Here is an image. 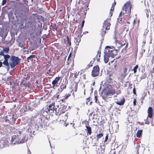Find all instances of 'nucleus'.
<instances>
[{"instance_id": "cd10ccee", "label": "nucleus", "mask_w": 154, "mask_h": 154, "mask_svg": "<svg viewBox=\"0 0 154 154\" xmlns=\"http://www.w3.org/2000/svg\"><path fill=\"white\" fill-rule=\"evenodd\" d=\"M143 131V130H138L136 133L137 137L139 138L142 137V134Z\"/></svg>"}, {"instance_id": "338daca9", "label": "nucleus", "mask_w": 154, "mask_h": 154, "mask_svg": "<svg viewBox=\"0 0 154 154\" xmlns=\"http://www.w3.org/2000/svg\"><path fill=\"white\" fill-rule=\"evenodd\" d=\"M122 14V11H121V12L120 13L119 16V18L118 19L119 20L120 19V17L121 16Z\"/></svg>"}, {"instance_id": "c85d7f7f", "label": "nucleus", "mask_w": 154, "mask_h": 154, "mask_svg": "<svg viewBox=\"0 0 154 154\" xmlns=\"http://www.w3.org/2000/svg\"><path fill=\"white\" fill-rule=\"evenodd\" d=\"M24 81H25L24 79L22 81L21 83L23 84V85L24 87H27L29 88L30 86L31 85V84L30 83V82H26V83H24Z\"/></svg>"}, {"instance_id": "3c124183", "label": "nucleus", "mask_w": 154, "mask_h": 154, "mask_svg": "<svg viewBox=\"0 0 154 154\" xmlns=\"http://www.w3.org/2000/svg\"><path fill=\"white\" fill-rule=\"evenodd\" d=\"M30 76L31 75L30 74H27V75L26 77V78H25V79L26 80H29L30 79Z\"/></svg>"}, {"instance_id": "680f3d73", "label": "nucleus", "mask_w": 154, "mask_h": 154, "mask_svg": "<svg viewBox=\"0 0 154 154\" xmlns=\"http://www.w3.org/2000/svg\"><path fill=\"white\" fill-rule=\"evenodd\" d=\"M70 39H67L68 44H69V45H70V46L71 45V42L70 41Z\"/></svg>"}, {"instance_id": "1a4fd4ad", "label": "nucleus", "mask_w": 154, "mask_h": 154, "mask_svg": "<svg viewBox=\"0 0 154 154\" xmlns=\"http://www.w3.org/2000/svg\"><path fill=\"white\" fill-rule=\"evenodd\" d=\"M57 108L55 107V103L54 102H52L47 107L46 112L48 113H54Z\"/></svg>"}, {"instance_id": "5701e85b", "label": "nucleus", "mask_w": 154, "mask_h": 154, "mask_svg": "<svg viewBox=\"0 0 154 154\" xmlns=\"http://www.w3.org/2000/svg\"><path fill=\"white\" fill-rule=\"evenodd\" d=\"M79 82H74V83L71 86V87L75 92H76L77 90L78 85Z\"/></svg>"}, {"instance_id": "f03ea898", "label": "nucleus", "mask_w": 154, "mask_h": 154, "mask_svg": "<svg viewBox=\"0 0 154 154\" xmlns=\"http://www.w3.org/2000/svg\"><path fill=\"white\" fill-rule=\"evenodd\" d=\"M20 59L17 57L13 55L11 57L9 60V64L11 68H14L20 63Z\"/></svg>"}, {"instance_id": "7c9ffc66", "label": "nucleus", "mask_w": 154, "mask_h": 154, "mask_svg": "<svg viewBox=\"0 0 154 154\" xmlns=\"http://www.w3.org/2000/svg\"><path fill=\"white\" fill-rule=\"evenodd\" d=\"M100 52H99V51L97 55H96L95 58H94V60H96L97 62H99L100 60Z\"/></svg>"}, {"instance_id": "09e8293b", "label": "nucleus", "mask_w": 154, "mask_h": 154, "mask_svg": "<svg viewBox=\"0 0 154 154\" xmlns=\"http://www.w3.org/2000/svg\"><path fill=\"white\" fill-rule=\"evenodd\" d=\"M79 72H75L74 73V78L75 79H76L77 78L78 76L79 75Z\"/></svg>"}, {"instance_id": "aec40b11", "label": "nucleus", "mask_w": 154, "mask_h": 154, "mask_svg": "<svg viewBox=\"0 0 154 154\" xmlns=\"http://www.w3.org/2000/svg\"><path fill=\"white\" fill-rule=\"evenodd\" d=\"M45 119H46L47 120H48L47 118L45 117H44L42 119H41V122L38 123V122H37L36 123V125L38 126V127L39 128H42L43 127V124H42V120Z\"/></svg>"}, {"instance_id": "774afa93", "label": "nucleus", "mask_w": 154, "mask_h": 154, "mask_svg": "<svg viewBox=\"0 0 154 154\" xmlns=\"http://www.w3.org/2000/svg\"><path fill=\"white\" fill-rule=\"evenodd\" d=\"M81 71L82 72H81V73H80V75H81L83 73V72L84 73V71H85V70H84V69H82L81 70Z\"/></svg>"}, {"instance_id": "20e7f679", "label": "nucleus", "mask_w": 154, "mask_h": 154, "mask_svg": "<svg viewBox=\"0 0 154 154\" xmlns=\"http://www.w3.org/2000/svg\"><path fill=\"white\" fill-rule=\"evenodd\" d=\"M106 52L109 53V55L112 57L113 58L118 53V50L107 46L106 47Z\"/></svg>"}, {"instance_id": "4468645a", "label": "nucleus", "mask_w": 154, "mask_h": 154, "mask_svg": "<svg viewBox=\"0 0 154 154\" xmlns=\"http://www.w3.org/2000/svg\"><path fill=\"white\" fill-rule=\"evenodd\" d=\"M16 41L17 42V44L19 46L23 48V49L25 48V39H16Z\"/></svg>"}, {"instance_id": "a18cd8bd", "label": "nucleus", "mask_w": 154, "mask_h": 154, "mask_svg": "<svg viewBox=\"0 0 154 154\" xmlns=\"http://www.w3.org/2000/svg\"><path fill=\"white\" fill-rule=\"evenodd\" d=\"M128 47V43H127L126 44L125 47L122 49V52H126V50H127V48Z\"/></svg>"}, {"instance_id": "473e14b6", "label": "nucleus", "mask_w": 154, "mask_h": 154, "mask_svg": "<svg viewBox=\"0 0 154 154\" xmlns=\"http://www.w3.org/2000/svg\"><path fill=\"white\" fill-rule=\"evenodd\" d=\"M125 100L124 98H123L121 100V101L120 102H116V103L119 105H124L125 102Z\"/></svg>"}, {"instance_id": "49530a36", "label": "nucleus", "mask_w": 154, "mask_h": 154, "mask_svg": "<svg viewBox=\"0 0 154 154\" xmlns=\"http://www.w3.org/2000/svg\"><path fill=\"white\" fill-rule=\"evenodd\" d=\"M114 34L113 35V38H116V35L117 33V31L116 29H115L114 31Z\"/></svg>"}, {"instance_id": "052dcab7", "label": "nucleus", "mask_w": 154, "mask_h": 154, "mask_svg": "<svg viewBox=\"0 0 154 154\" xmlns=\"http://www.w3.org/2000/svg\"><path fill=\"white\" fill-rule=\"evenodd\" d=\"M85 23V20H83L82 22V23L81 25V28H82V27L83 26L84 24Z\"/></svg>"}, {"instance_id": "2eb2a0df", "label": "nucleus", "mask_w": 154, "mask_h": 154, "mask_svg": "<svg viewBox=\"0 0 154 154\" xmlns=\"http://www.w3.org/2000/svg\"><path fill=\"white\" fill-rule=\"evenodd\" d=\"M9 141H10L9 137H3L0 141L3 146H5L8 145Z\"/></svg>"}, {"instance_id": "412c9836", "label": "nucleus", "mask_w": 154, "mask_h": 154, "mask_svg": "<svg viewBox=\"0 0 154 154\" xmlns=\"http://www.w3.org/2000/svg\"><path fill=\"white\" fill-rule=\"evenodd\" d=\"M89 126V125H88ZM85 127L86 129H85L86 131L87 134L88 135H90L92 133V130L91 128L89 126H88L86 125Z\"/></svg>"}, {"instance_id": "4c0bfd02", "label": "nucleus", "mask_w": 154, "mask_h": 154, "mask_svg": "<svg viewBox=\"0 0 154 154\" xmlns=\"http://www.w3.org/2000/svg\"><path fill=\"white\" fill-rule=\"evenodd\" d=\"M103 134L102 133L97 134V140H98L99 139L103 136Z\"/></svg>"}, {"instance_id": "e2e57ef3", "label": "nucleus", "mask_w": 154, "mask_h": 154, "mask_svg": "<svg viewBox=\"0 0 154 154\" xmlns=\"http://www.w3.org/2000/svg\"><path fill=\"white\" fill-rule=\"evenodd\" d=\"M114 68H115V70L117 69V64L116 63H115L114 64Z\"/></svg>"}, {"instance_id": "4d7b16f0", "label": "nucleus", "mask_w": 154, "mask_h": 154, "mask_svg": "<svg viewBox=\"0 0 154 154\" xmlns=\"http://www.w3.org/2000/svg\"><path fill=\"white\" fill-rule=\"evenodd\" d=\"M6 2V0H3L2 3V5H5Z\"/></svg>"}, {"instance_id": "393cba45", "label": "nucleus", "mask_w": 154, "mask_h": 154, "mask_svg": "<svg viewBox=\"0 0 154 154\" xmlns=\"http://www.w3.org/2000/svg\"><path fill=\"white\" fill-rule=\"evenodd\" d=\"M127 69L125 67L123 69V73L121 74L120 76L123 78H124L127 75Z\"/></svg>"}, {"instance_id": "423d86ee", "label": "nucleus", "mask_w": 154, "mask_h": 154, "mask_svg": "<svg viewBox=\"0 0 154 154\" xmlns=\"http://www.w3.org/2000/svg\"><path fill=\"white\" fill-rule=\"evenodd\" d=\"M110 25V20L109 19H107L105 20L104 21V22L103 23V31L101 33L102 37H103V36L106 33V30L109 29V26Z\"/></svg>"}, {"instance_id": "37998d69", "label": "nucleus", "mask_w": 154, "mask_h": 154, "mask_svg": "<svg viewBox=\"0 0 154 154\" xmlns=\"http://www.w3.org/2000/svg\"><path fill=\"white\" fill-rule=\"evenodd\" d=\"M5 60H8V59L10 58V56L9 55H5L4 56Z\"/></svg>"}, {"instance_id": "a211bd4d", "label": "nucleus", "mask_w": 154, "mask_h": 154, "mask_svg": "<svg viewBox=\"0 0 154 154\" xmlns=\"http://www.w3.org/2000/svg\"><path fill=\"white\" fill-rule=\"evenodd\" d=\"M104 60L105 63H107L109 60V57H111L109 54V53L106 52V49H105L104 51Z\"/></svg>"}, {"instance_id": "de8ad7c7", "label": "nucleus", "mask_w": 154, "mask_h": 154, "mask_svg": "<svg viewBox=\"0 0 154 154\" xmlns=\"http://www.w3.org/2000/svg\"><path fill=\"white\" fill-rule=\"evenodd\" d=\"M3 50L4 52L7 53L9 52V48L5 47L3 48Z\"/></svg>"}, {"instance_id": "0eeeda50", "label": "nucleus", "mask_w": 154, "mask_h": 154, "mask_svg": "<svg viewBox=\"0 0 154 154\" xmlns=\"http://www.w3.org/2000/svg\"><path fill=\"white\" fill-rule=\"evenodd\" d=\"M148 116L146 119H145V124L149 125L150 122L148 119V117L150 118H152L153 116V110L152 107H149L148 108Z\"/></svg>"}, {"instance_id": "864d4df0", "label": "nucleus", "mask_w": 154, "mask_h": 154, "mask_svg": "<svg viewBox=\"0 0 154 154\" xmlns=\"http://www.w3.org/2000/svg\"><path fill=\"white\" fill-rule=\"evenodd\" d=\"M108 138V134H107L106 136L105 137V140L104 141V143L106 142L107 141V140Z\"/></svg>"}, {"instance_id": "6e6552de", "label": "nucleus", "mask_w": 154, "mask_h": 154, "mask_svg": "<svg viewBox=\"0 0 154 154\" xmlns=\"http://www.w3.org/2000/svg\"><path fill=\"white\" fill-rule=\"evenodd\" d=\"M16 119L14 115H8L6 117L5 122L9 124L13 125L15 123Z\"/></svg>"}, {"instance_id": "9b49d317", "label": "nucleus", "mask_w": 154, "mask_h": 154, "mask_svg": "<svg viewBox=\"0 0 154 154\" xmlns=\"http://www.w3.org/2000/svg\"><path fill=\"white\" fill-rule=\"evenodd\" d=\"M100 68L98 65L94 66L91 72V75L93 77L98 76L99 74Z\"/></svg>"}, {"instance_id": "c03bdc74", "label": "nucleus", "mask_w": 154, "mask_h": 154, "mask_svg": "<svg viewBox=\"0 0 154 154\" xmlns=\"http://www.w3.org/2000/svg\"><path fill=\"white\" fill-rule=\"evenodd\" d=\"M3 63L6 66H9V64L8 60H5L3 62Z\"/></svg>"}, {"instance_id": "4be33fe9", "label": "nucleus", "mask_w": 154, "mask_h": 154, "mask_svg": "<svg viewBox=\"0 0 154 154\" xmlns=\"http://www.w3.org/2000/svg\"><path fill=\"white\" fill-rule=\"evenodd\" d=\"M112 75L109 74L106 79V83H112Z\"/></svg>"}, {"instance_id": "e433bc0d", "label": "nucleus", "mask_w": 154, "mask_h": 154, "mask_svg": "<svg viewBox=\"0 0 154 154\" xmlns=\"http://www.w3.org/2000/svg\"><path fill=\"white\" fill-rule=\"evenodd\" d=\"M140 146L138 144H137L136 145V147L135 148V149L137 153V154H139V149L140 148Z\"/></svg>"}, {"instance_id": "dca6fc26", "label": "nucleus", "mask_w": 154, "mask_h": 154, "mask_svg": "<svg viewBox=\"0 0 154 154\" xmlns=\"http://www.w3.org/2000/svg\"><path fill=\"white\" fill-rule=\"evenodd\" d=\"M111 89L109 88L106 94V96L112 95L115 94V90L110 86Z\"/></svg>"}, {"instance_id": "c756f323", "label": "nucleus", "mask_w": 154, "mask_h": 154, "mask_svg": "<svg viewBox=\"0 0 154 154\" xmlns=\"http://www.w3.org/2000/svg\"><path fill=\"white\" fill-rule=\"evenodd\" d=\"M35 117L34 116H32L30 119V122L29 124V125L31 126H32L33 123H35Z\"/></svg>"}, {"instance_id": "bf43d9fd", "label": "nucleus", "mask_w": 154, "mask_h": 154, "mask_svg": "<svg viewBox=\"0 0 154 154\" xmlns=\"http://www.w3.org/2000/svg\"><path fill=\"white\" fill-rule=\"evenodd\" d=\"M136 100L135 99H134L133 100V104L134 106L136 105Z\"/></svg>"}, {"instance_id": "5fc2aeb1", "label": "nucleus", "mask_w": 154, "mask_h": 154, "mask_svg": "<svg viewBox=\"0 0 154 154\" xmlns=\"http://www.w3.org/2000/svg\"><path fill=\"white\" fill-rule=\"evenodd\" d=\"M133 92L134 95H136V91L135 88L134 86V88L133 89Z\"/></svg>"}, {"instance_id": "72a5a7b5", "label": "nucleus", "mask_w": 154, "mask_h": 154, "mask_svg": "<svg viewBox=\"0 0 154 154\" xmlns=\"http://www.w3.org/2000/svg\"><path fill=\"white\" fill-rule=\"evenodd\" d=\"M19 17L21 20H26V16L25 14L21 13L19 15Z\"/></svg>"}, {"instance_id": "2f4dec72", "label": "nucleus", "mask_w": 154, "mask_h": 154, "mask_svg": "<svg viewBox=\"0 0 154 154\" xmlns=\"http://www.w3.org/2000/svg\"><path fill=\"white\" fill-rule=\"evenodd\" d=\"M118 41L117 39H116L115 40V42H116V44H117L118 43L120 44V46H123L125 45V43L124 42Z\"/></svg>"}, {"instance_id": "ea45409f", "label": "nucleus", "mask_w": 154, "mask_h": 154, "mask_svg": "<svg viewBox=\"0 0 154 154\" xmlns=\"http://www.w3.org/2000/svg\"><path fill=\"white\" fill-rule=\"evenodd\" d=\"M81 41V39H74V42L76 44V46L78 45L79 43Z\"/></svg>"}, {"instance_id": "9d476101", "label": "nucleus", "mask_w": 154, "mask_h": 154, "mask_svg": "<svg viewBox=\"0 0 154 154\" xmlns=\"http://www.w3.org/2000/svg\"><path fill=\"white\" fill-rule=\"evenodd\" d=\"M27 25H28L29 28L31 30V32H33L35 30L38 31L39 29L41 30L40 28H38L37 29H36V24L33 22L28 21L27 23Z\"/></svg>"}, {"instance_id": "6ab92c4d", "label": "nucleus", "mask_w": 154, "mask_h": 154, "mask_svg": "<svg viewBox=\"0 0 154 154\" xmlns=\"http://www.w3.org/2000/svg\"><path fill=\"white\" fill-rule=\"evenodd\" d=\"M5 39H3V40L2 41L3 42H4L5 44L7 45H12L13 44L14 41L15 39H11L9 41H5Z\"/></svg>"}, {"instance_id": "6e6d98bb", "label": "nucleus", "mask_w": 154, "mask_h": 154, "mask_svg": "<svg viewBox=\"0 0 154 154\" xmlns=\"http://www.w3.org/2000/svg\"><path fill=\"white\" fill-rule=\"evenodd\" d=\"M4 51H3V50H2L0 52V55H2V56H4Z\"/></svg>"}, {"instance_id": "39448f33", "label": "nucleus", "mask_w": 154, "mask_h": 154, "mask_svg": "<svg viewBox=\"0 0 154 154\" xmlns=\"http://www.w3.org/2000/svg\"><path fill=\"white\" fill-rule=\"evenodd\" d=\"M132 2L133 0H129L124 4L123 8L125 9V14H129L131 13V8L132 7L131 3H132Z\"/></svg>"}, {"instance_id": "f257e3e1", "label": "nucleus", "mask_w": 154, "mask_h": 154, "mask_svg": "<svg viewBox=\"0 0 154 154\" xmlns=\"http://www.w3.org/2000/svg\"><path fill=\"white\" fill-rule=\"evenodd\" d=\"M17 135L13 136L11 138V143L14 145L16 143H23L25 142V140L23 138L24 135L22 134V131H18L17 132Z\"/></svg>"}, {"instance_id": "c9c22d12", "label": "nucleus", "mask_w": 154, "mask_h": 154, "mask_svg": "<svg viewBox=\"0 0 154 154\" xmlns=\"http://www.w3.org/2000/svg\"><path fill=\"white\" fill-rule=\"evenodd\" d=\"M51 67H50L49 69L47 71V74L49 76H52L53 75V73L52 72Z\"/></svg>"}, {"instance_id": "f3484780", "label": "nucleus", "mask_w": 154, "mask_h": 154, "mask_svg": "<svg viewBox=\"0 0 154 154\" xmlns=\"http://www.w3.org/2000/svg\"><path fill=\"white\" fill-rule=\"evenodd\" d=\"M71 91L70 93L66 94L65 96L62 97V98L60 100V101L62 103H65L66 101L67 100L69 97L71 95Z\"/></svg>"}, {"instance_id": "a878e982", "label": "nucleus", "mask_w": 154, "mask_h": 154, "mask_svg": "<svg viewBox=\"0 0 154 154\" xmlns=\"http://www.w3.org/2000/svg\"><path fill=\"white\" fill-rule=\"evenodd\" d=\"M61 78V77H56L55 79L52 81V84L54 86L56 84Z\"/></svg>"}, {"instance_id": "79ce46f5", "label": "nucleus", "mask_w": 154, "mask_h": 154, "mask_svg": "<svg viewBox=\"0 0 154 154\" xmlns=\"http://www.w3.org/2000/svg\"><path fill=\"white\" fill-rule=\"evenodd\" d=\"M90 97H88V98H87L86 99V103L87 105H91V103H92V101L90 103H89V104H88V102H90Z\"/></svg>"}, {"instance_id": "f704fd0d", "label": "nucleus", "mask_w": 154, "mask_h": 154, "mask_svg": "<svg viewBox=\"0 0 154 154\" xmlns=\"http://www.w3.org/2000/svg\"><path fill=\"white\" fill-rule=\"evenodd\" d=\"M60 95L59 92H57L56 94L54 95L52 97L53 99H54L55 100H57L59 98V97Z\"/></svg>"}, {"instance_id": "8fccbe9b", "label": "nucleus", "mask_w": 154, "mask_h": 154, "mask_svg": "<svg viewBox=\"0 0 154 154\" xmlns=\"http://www.w3.org/2000/svg\"><path fill=\"white\" fill-rule=\"evenodd\" d=\"M138 67V65H136L134 68L133 70L134 73H135L137 71V69Z\"/></svg>"}, {"instance_id": "7ed1b4c3", "label": "nucleus", "mask_w": 154, "mask_h": 154, "mask_svg": "<svg viewBox=\"0 0 154 154\" xmlns=\"http://www.w3.org/2000/svg\"><path fill=\"white\" fill-rule=\"evenodd\" d=\"M41 39H30V44L33 50L40 46Z\"/></svg>"}, {"instance_id": "0e129e2a", "label": "nucleus", "mask_w": 154, "mask_h": 154, "mask_svg": "<svg viewBox=\"0 0 154 154\" xmlns=\"http://www.w3.org/2000/svg\"><path fill=\"white\" fill-rule=\"evenodd\" d=\"M68 115L67 114V113L65 115V116H65V119L66 120V119H67L68 118Z\"/></svg>"}, {"instance_id": "b1692460", "label": "nucleus", "mask_w": 154, "mask_h": 154, "mask_svg": "<svg viewBox=\"0 0 154 154\" xmlns=\"http://www.w3.org/2000/svg\"><path fill=\"white\" fill-rule=\"evenodd\" d=\"M50 29L54 31L55 30L56 31H57L58 28V26H57L55 23H54L53 25L50 26Z\"/></svg>"}, {"instance_id": "13d9d810", "label": "nucleus", "mask_w": 154, "mask_h": 154, "mask_svg": "<svg viewBox=\"0 0 154 154\" xmlns=\"http://www.w3.org/2000/svg\"><path fill=\"white\" fill-rule=\"evenodd\" d=\"M19 27L20 29H22V28H24V27L23 26V24H21L19 25Z\"/></svg>"}, {"instance_id": "69168bd1", "label": "nucleus", "mask_w": 154, "mask_h": 154, "mask_svg": "<svg viewBox=\"0 0 154 154\" xmlns=\"http://www.w3.org/2000/svg\"><path fill=\"white\" fill-rule=\"evenodd\" d=\"M94 99H95V102L97 103V96H95Z\"/></svg>"}, {"instance_id": "a19ab883", "label": "nucleus", "mask_w": 154, "mask_h": 154, "mask_svg": "<svg viewBox=\"0 0 154 154\" xmlns=\"http://www.w3.org/2000/svg\"><path fill=\"white\" fill-rule=\"evenodd\" d=\"M35 55H31L27 58V59L31 60H32V58H35Z\"/></svg>"}, {"instance_id": "f8f14e48", "label": "nucleus", "mask_w": 154, "mask_h": 154, "mask_svg": "<svg viewBox=\"0 0 154 154\" xmlns=\"http://www.w3.org/2000/svg\"><path fill=\"white\" fill-rule=\"evenodd\" d=\"M66 111V109L64 106H61L58 109H56L54 113L57 116H60L63 114Z\"/></svg>"}, {"instance_id": "58836bf2", "label": "nucleus", "mask_w": 154, "mask_h": 154, "mask_svg": "<svg viewBox=\"0 0 154 154\" xmlns=\"http://www.w3.org/2000/svg\"><path fill=\"white\" fill-rule=\"evenodd\" d=\"M151 86L152 87V88H154V78H152L151 81Z\"/></svg>"}, {"instance_id": "603ef678", "label": "nucleus", "mask_w": 154, "mask_h": 154, "mask_svg": "<svg viewBox=\"0 0 154 154\" xmlns=\"http://www.w3.org/2000/svg\"><path fill=\"white\" fill-rule=\"evenodd\" d=\"M82 78L83 79H86V75L85 74H83L82 76H81Z\"/></svg>"}, {"instance_id": "bb28decb", "label": "nucleus", "mask_w": 154, "mask_h": 154, "mask_svg": "<svg viewBox=\"0 0 154 154\" xmlns=\"http://www.w3.org/2000/svg\"><path fill=\"white\" fill-rule=\"evenodd\" d=\"M66 83H62L60 85V92H62L64 89L66 88Z\"/></svg>"}, {"instance_id": "ddd939ff", "label": "nucleus", "mask_w": 154, "mask_h": 154, "mask_svg": "<svg viewBox=\"0 0 154 154\" xmlns=\"http://www.w3.org/2000/svg\"><path fill=\"white\" fill-rule=\"evenodd\" d=\"M32 32L30 35L31 38H37L38 36L40 35L42 32L40 29H39L38 31L35 30Z\"/></svg>"}]
</instances>
